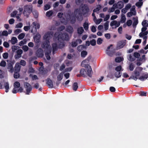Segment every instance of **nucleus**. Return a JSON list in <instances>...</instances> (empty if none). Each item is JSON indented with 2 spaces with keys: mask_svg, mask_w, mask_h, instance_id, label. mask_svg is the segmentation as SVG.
Masks as SVG:
<instances>
[{
  "mask_svg": "<svg viewBox=\"0 0 148 148\" xmlns=\"http://www.w3.org/2000/svg\"><path fill=\"white\" fill-rule=\"evenodd\" d=\"M82 12H81L79 9H76L74 11L76 18L79 21H82L83 20L82 15H84L87 14L89 10V7L86 4H84L82 6Z\"/></svg>",
  "mask_w": 148,
  "mask_h": 148,
  "instance_id": "1",
  "label": "nucleus"
},
{
  "mask_svg": "<svg viewBox=\"0 0 148 148\" xmlns=\"http://www.w3.org/2000/svg\"><path fill=\"white\" fill-rule=\"evenodd\" d=\"M87 61L88 60H85L82 63V65H85V66H82L87 68L86 71L84 69H82L80 71V73L82 76L85 77H86V75L85 74V73H86L87 75L89 77H91L93 73L91 67L89 65L85 64Z\"/></svg>",
  "mask_w": 148,
  "mask_h": 148,
  "instance_id": "2",
  "label": "nucleus"
},
{
  "mask_svg": "<svg viewBox=\"0 0 148 148\" xmlns=\"http://www.w3.org/2000/svg\"><path fill=\"white\" fill-rule=\"evenodd\" d=\"M32 6L25 5L24 7L23 14L26 16H28L32 12Z\"/></svg>",
  "mask_w": 148,
  "mask_h": 148,
  "instance_id": "3",
  "label": "nucleus"
},
{
  "mask_svg": "<svg viewBox=\"0 0 148 148\" xmlns=\"http://www.w3.org/2000/svg\"><path fill=\"white\" fill-rule=\"evenodd\" d=\"M58 37V40L61 39L64 40H69V35L66 33L60 34Z\"/></svg>",
  "mask_w": 148,
  "mask_h": 148,
  "instance_id": "4",
  "label": "nucleus"
},
{
  "mask_svg": "<svg viewBox=\"0 0 148 148\" xmlns=\"http://www.w3.org/2000/svg\"><path fill=\"white\" fill-rule=\"evenodd\" d=\"M24 85L26 91V94L29 95L30 91L32 89V87L31 85L28 82H24Z\"/></svg>",
  "mask_w": 148,
  "mask_h": 148,
  "instance_id": "5",
  "label": "nucleus"
},
{
  "mask_svg": "<svg viewBox=\"0 0 148 148\" xmlns=\"http://www.w3.org/2000/svg\"><path fill=\"white\" fill-rule=\"evenodd\" d=\"M14 63L12 61H10L9 63H8L7 65V68L9 69L8 71L11 73H13L14 70L13 67V65Z\"/></svg>",
  "mask_w": 148,
  "mask_h": 148,
  "instance_id": "6",
  "label": "nucleus"
},
{
  "mask_svg": "<svg viewBox=\"0 0 148 148\" xmlns=\"http://www.w3.org/2000/svg\"><path fill=\"white\" fill-rule=\"evenodd\" d=\"M20 86V83L18 82H15L14 84V88L12 90V92L14 94L17 93V91L16 88H19Z\"/></svg>",
  "mask_w": 148,
  "mask_h": 148,
  "instance_id": "7",
  "label": "nucleus"
},
{
  "mask_svg": "<svg viewBox=\"0 0 148 148\" xmlns=\"http://www.w3.org/2000/svg\"><path fill=\"white\" fill-rule=\"evenodd\" d=\"M36 56L39 58H42L44 56L43 50L41 48H39L36 51Z\"/></svg>",
  "mask_w": 148,
  "mask_h": 148,
  "instance_id": "8",
  "label": "nucleus"
},
{
  "mask_svg": "<svg viewBox=\"0 0 148 148\" xmlns=\"http://www.w3.org/2000/svg\"><path fill=\"white\" fill-rule=\"evenodd\" d=\"M125 45V42L122 41L119 42L116 47V49H119L123 47Z\"/></svg>",
  "mask_w": 148,
  "mask_h": 148,
  "instance_id": "9",
  "label": "nucleus"
},
{
  "mask_svg": "<svg viewBox=\"0 0 148 148\" xmlns=\"http://www.w3.org/2000/svg\"><path fill=\"white\" fill-rule=\"evenodd\" d=\"M50 45L49 40L45 41H44L41 45L43 49H48Z\"/></svg>",
  "mask_w": 148,
  "mask_h": 148,
  "instance_id": "10",
  "label": "nucleus"
},
{
  "mask_svg": "<svg viewBox=\"0 0 148 148\" xmlns=\"http://www.w3.org/2000/svg\"><path fill=\"white\" fill-rule=\"evenodd\" d=\"M46 84L49 88H53V85L52 80L49 78H47L46 79Z\"/></svg>",
  "mask_w": 148,
  "mask_h": 148,
  "instance_id": "11",
  "label": "nucleus"
},
{
  "mask_svg": "<svg viewBox=\"0 0 148 148\" xmlns=\"http://www.w3.org/2000/svg\"><path fill=\"white\" fill-rule=\"evenodd\" d=\"M52 53L53 54L55 53L57 51L58 48V45L56 43H53L52 44Z\"/></svg>",
  "mask_w": 148,
  "mask_h": 148,
  "instance_id": "12",
  "label": "nucleus"
},
{
  "mask_svg": "<svg viewBox=\"0 0 148 148\" xmlns=\"http://www.w3.org/2000/svg\"><path fill=\"white\" fill-rule=\"evenodd\" d=\"M51 52V49L49 48L47 51L45 53V56L46 58L48 60H50L51 59V57L50 56V54Z\"/></svg>",
  "mask_w": 148,
  "mask_h": 148,
  "instance_id": "13",
  "label": "nucleus"
},
{
  "mask_svg": "<svg viewBox=\"0 0 148 148\" xmlns=\"http://www.w3.org/2000/svg\"><path fill=\"white\" fill-rule=\"evenodd\" d=\"M66 30L70 34H72L74 31L73 27L70 25H69L66 27Z\"/></svg>",
  "mask_w": 148,
  "mask_h": 148,
  "instance_id": "14",
  "label": "nucleus"
},
{
  "mask_svg": "<svg viewBox=\"0 0 148 148\" xmlns=\"http://www.w3.org/2000/svg\"><path fill=\"white\" fill-rule=\"evenodd\" d=\"M21 67L19 63H16L14 67V71L19 72L20 70Z\"/></svg>",
  "mask_w": 148,
  "mask_h": 148,
  "instance_id": "15",
  "label": "nucleus"
},
{
  "mask_svg": "<svg viewBox=\"0 0 148 148\" xmlns=\"http://www.w3.org/2000/svg\"><path fill=\"white\" fill-rule=\"evenodd\" d=\"M40 36L39 34L36 35L34 38V42L36 43H38L40 41Z\"/></svg>",
  "mask_w": 148,
  "mask_h": 148,
  "instance_id": "16",
  "label": "nucleus"
},
{
  "mask_svg": "<svg viewBox=\"0 0 148 148\" xmlns=\"http://www.w3.org/2000/svg\"><path fill=\"white\" fill-rule=\"evenodd\" d=\"M76 18L75 14V15L71 16L70 18V22L71 23L73 24L75 23L76 21Z\"/></svg>",
  "mask_w": 148,
  "mask_h": 148,
  "instance_id": "17",
  "label": "nucleus"
},
{
  "mask_svg": "<svg viewBox=\"0 0 148 148\" xmlns=\"http://www.w3.org/2000/svg\"><path fill=\"white\" fill-rule=\"evenodd\" d=\"M4 86L5 89V91L6 92H8V90L9 89V84L8 82H5L4 84Z\"/></svg>",
  "mask_w": 148,
  "mask_h": 148,
  "instance_id": "18",
  "label": "nucleus"
},
{
  "mask_svg": "<svg viewBox=\"0 0 148 148\" xmlns=\"http://www.w3.org/2000/svg\"><path fill=\"white\" fill-rule=\"evenodd\" d=\"M148 77V74H145L143 76H140L138 78V79L141 81H144L145 79H146Z\"/></svg>",
  "mask_w": 148,
  "mask_h": 148,
  "instance_id": "19",
  "label": "nucleus"
},
{
  "mask_svg": "<svg viewBox=\"0 0 148 148\" xmlns=\"http://www.w3.org/2000/svg\"><path fill=\"white\" fill-rule=\"evenodd\" d=\"M141 69V70H142L143 69L142 68H141L140 67H138V68H136V69H135L134 72V74L135 75V76L138 77L140 75V72L138 71H137L136 69Z\"/></svg>",
  "mask_w": 148,
  "mask_h": 148,
  "instance_id": "20",
  "label": "nucleus"
},
{
  "mask_svg": "<svg viewBox=\"0 0 148 148\" xmlns=\"http://www.w3.org/2000/svg\"><path fill=\"white\" fill-rule=\"evenodd\" d=\"M133 20L134 21L133 23V26L134 27H136V25L138 23V18H136L135 17H133Z\"/></svg>",
  "mask_w": 148,
  "mask_h": 148,
  "instance_id": "21",
  "label": "nucleus"
},
{
  "mask_svg": "<svg viewBox=\"0 0 148 148\" xmlns=\"http://www.w3.org/2000/svg\"><path fill=\"white\" fill-rule=\"evenodd\" d=\"M17 39L16 37H12L11 40V43L12 45H14L17 42Z\"/></svg>",
  "mask_w": 148,
  "mask_h": 148,
  "instance_id": "22",
  "label": "nucleus"
},
{
  "mask_svg": "<svg viewBox=\"0 0 148 148\" xmlns=\"http://www.w3.org/2000/svg\"><path fill=\"white\" fill-rule=\"evenodd\" d=\"M117 4L118 5V8L121 9L123 7V3L121 1H118Z\"/></svg>",
  "mask_w": 148,
  "mask_h": 148,
  "instance_id": "23",
  "label": "nucleus"
},
{
  "mask_svg": "<svg viewBox=\"0 0 148 148\" xmlns=\"http://www.w3.org/2000/svg\"><path fill=\"white\" fill-rule=\"evenodd\" d=\"M124 59L123 58L120 57H117L115 58V61L117 62H120L122 61H123Z\"/></svg>",
  "mask_w": 148,
  "mask_h": 148,
  "instance_id": "24",
  "label": "nucleus"
},
{
  "mask_svg": "<svg viewBox=\"0 0 148 148\" xmlns=\"http://www.w3.org/2000/svg\"><path fill=\"white\" fill-rule=\"evenodd\" d=\"M72 87L73 90L75 91H76L78 87L77 83L76 82H74L73 84Z\"/></svg>",
  "mask_w": 148,
  "mask_h": 148,
  "instance_id": "25",
  "label": "nucleus"
},
{
  "mask_svg": "<svg viewBox=\"0 0 148 148\" xmlns=\"http://www.w3.org/2000/svg\"><path fill=\"white\" fill-rule=\"evenodd\" d=\"M63 72L60 73L57 76V79L58 80L61 81L63 77Z\"/></svg>",
  "mask_w": 148,
  "mask_h": 148,
  "instance_id": "26",
  "label": "nucleus"
},
{
  "mask_svg": "<svg viewBox=\"0 0 148 148\" xmlns=\"http://www.w3.org/2000/svg\"><path fill=\"white\" fill-rule=\"evenodd\" d=\"M126 20V18L125 15L122 14L121 15V22L123 23L125 22Z\"/></svg>",
  "mask_w": 148,
  "mask_h": 148,
  "instance_id": "27",
  "label": "nucleus"
},
{
  "mask_svg": "<svg viewBox=\"0 0 148 148\" xmlns=\"http://www.w3.org/2000/svg\"><path fill=\"white\" fill-rule=\"evenodd\" d=\"M84 31V29L83 27H80L78 28L77 29V33L79 34H82Z\"/></svg>",
  "mask_w": 148,
  "mask_h": 148,
  "instance_id": "28",
  "label": "nucleus"
},
{
  "mask_svg": "<svg viewBox=\"0 0 148 148\" xmlns=\"http://www.w3.org/2000/svg\"><path fill=\"white\" fill-rule=\"evenodd\" d=\"M127 59L129 61L131 62L134 61L135 60V58L134 57H132L131 54L128 56Z\"/></svg>",
  "mask_w": 148,
  "mask_h": 148,
  "instance_id": "29",
  "label": "nucleus"
},
{
  "mask_svg": "<svg viewBox=\"0 0 148 148\" xmlns=\"http://www.w3.org/2000/svg\"><path fill=\"white\" fill-rule=\"evenodd\" d=\"M122 75V73L121 72H116L114 74L115 76L117 78L120 77Z\"/></svg>",
  "mask_w": 148,
  "mask_h": 148,
  "instance_id": "30",
  "label": "nucleus"
},
{
  "mask_svg": "<svg viewBox=\"0 0 148 148\" xmlns=\"http://www.w3.org/2000/svg\"><path fill=\"white\" fill-rule=\"evenodd\" d=\"M134 68V65L132 63H129V69L131 71L133 70Z\"/></svg>",
  "mask_w": 148,
  "mask_h": 148,
  "instance_id": "31",
  "label": "nucleus"
},
{
  "mask_svg": "<svg viewBox=\"0 0 148 148\" xmlns=\"http://www.w3.org/2000/svg\"><path fill=\"white\" fill-rule=\"evenodd\" d=\"M53 14V11L52 10H49L46 13V16L47 17L51 16Z\"/></svg>",
  "mask_w": 148,
  "mask_h": 148,
  "instance_id": "32",
  "label": "nucleus"
},
{
  "mask_svg": "<svg viewBox=\"0 0 148 148\" xmlns=\"http://www.w3.org/2000/svg\"><path fill=\"white\" fill-rule=\"evenodd\" d=\"M83 26L85 30L87 31L88 29L89 28V24L88 23L85 22L83 24Z\"/></svg>",
  "mask_w": 148,
  "mask_h": 148,
  "instance_id": "33",
  "label": "nucleus"
},
{
  "mask_svg": "<svg viewBox=\"0 0 148 148\" xmlns=\"http://www.w3.org/2000/svg\"><path fill=\"white\" fill-rule=\"evenodd\" d=\"M18 72L14 71V77L15 78L17 79L19 77L20 75Z\"/></svg>",
  "mask_w": 148,
  "mask_h": 148,
  "instance_id": "34",
  "label": "nucleus"
},
{
  "mask_svg": "<svg viewBox=\"0 0 148 148\" xmlns=\"http://www.w3.org/2000/svg\"><path fill=\"white\" fill-rule=\"evenodd\" d=\"M87 54V52L85 51H83L81 52V55L82 57L85 58Z\"/></svg>",
  "mask_w": 148,
  "mask_h": 148,
  "instance_id": "35",
  "label": "nucleus"
},
{
  "mask_svg": "<svg viewBox=\"0 0 148 148\" xmlns=\"http://www.w3.org/2000/svg\"><path fill=\"white\" fill-rule=\"evenodd\" d=\"M33 24L34 25V28L35 30H36V28L38 29L40 28V25L39 24L36 25V22H33Z\"/></svg>",
  "mask_w": 148,
  "mask_h": 148,
  "instance_id": "36",
  "label": "nucleus"
},
{
  "mask_svg": "<svg viewBox=\"0 0 148 148\" xmlns=\"http://www.w3.org/2000/svg\"><path fill=\"white\" fill-rule=\"evenodd\" d=\"M142 25L143 27H148V23H147V20H144L142 23Z\"/></svg>",
  "mask_w": 148,
  "mask_h": 148,
  "instance_id": "37",
  "label": "nucleus"
},
{
  "mask_svg": "<svg viewBox=\"0 0 148 148\" xmlns=\"http://www.w3.org/2000/svg\"><path fill=\"white\" fill-rule=\"evenodd\" d=\"M50 36L48 34H45L43 37L44 39L45 40V41L49 40Z\"/></svg>",
  "mask_w": 148,
  "mask_h": 148,
  "instance_id": "38",
  "label": "nucleus"
},
{
  "mask_svg": "<svg viewBox=\"0 0 148 148\" xmlns=\"http://www.w3.org/2000/svg\"><path fill=\"white\" fill-rule=\"evenodd\" d=\"M25 36L24 33H22L20 34L18 36V38L19 40H22L23 39Z\"/></svg>",
  "mask_w": 148,
  "mask_h": 148,
  "instance_id": "39",
  "label": "nucleus"
},
{
  "mask_svg": "<svg viewBox=\"0 0 148 148\" xmlns=\"http://www.w3.org/2000/svg\"><path fill=\"white\" fill-rule=\"evenodd\" d=\"M122 67L121 65H119L116 67L115 68V70L117 72H121Z\"/></svg>",
  "mask_w": 148,
  "mask_h": 148,
  "instance_id": "40",
  "label": "nucleus"
},
{
  "mask_svg": "<svg viewBox=\"0 0 148 148\" xmlns=\"http://www.w3.org/2000/svg\"><path fill=\"white\" fill-rule=\"evenodd\" d=\"M136 14V12L135 11H134V13L132 12H129L127 13V16L128 17H130L132 16L133 15H135Z\"/></svg>",
  "mask_w": 148,
  "mask_h": 148,
  "instance_id": "41",
  "label": "nucleus"
},
{
  "mask_svg": "<svg viewBox=\"0 0 148 148\" xmlns=\"http://www.w3.org/2000/svg\"><path fill=\"white\" fill-rule=\"evenodd\" d=\"M109 21H107L104 24L105 29V30H107L108 29Z\"/></svg>",
  "mask_w": 148,
  "mask_h": 148,
  "instance_id": "42",
  "label": "nucleus"
},
{
  "mask_svg": "<svg viewBox=\"0 0 148 148\" xmlns=\"http://www.w3.org/2000/svg\"><path fill=\"white\" fill-rule=\"evenodd\" d=\"M19 47L16 46L14 45L12 46L11 48L12 51L14 52Z\"/></svg>",
  "mask_w": 148,
  "mask_h": 148,
  "instance_id": "43",
  "label": "nucleus"
},
{
  "mask_svg": "<svg viewBox=\"0 0 148 148\" xmlns=\"http://www.w3.org/2000/svg\"><path fill=\"white\" fill-rule=\"evenodd\" d=\"M51 6L48 4H46L44 5V10H47L51 8Z\"/></svg>",
  "mask_w": 148,
  "mask_h": 148,
  "instance_id": "44",
  "label": "nucleus"
},
{
  "mask_svg": "<svg viewBox=\"0 0 148 148\" xmlns=\"http://www.w3.org/2000/svg\"><path fill=\"white\" fill-rule=\"evenodd\" d=\"M102 21V19L99 18L98 19H95V21H94L96 24H99Z\"/></svg>",
  "mask_w": 148,
  "mask_h": 148,
  "instance_id": "45",
  "label": "nucleus"
},
{
  "mask_svg": "<svg viewBox=\"0 0 148 148\" xmlns=\"http://www.w3.org/2000/svg\"><path fill=\"white\" fill-rule=\"evenodd\" d=\"M84 0H75V3L77 5H79L82 3Z\"/></svg>",
  "mask_w": 148,
  "mask_h": 148,
  "instance_id": "46",
  "label": "nucleus"
},
{
  "mask_svg": "<svg viewBox=\"0 0 148 148\" xmlns=\"http://www.w3.org/2000/svg\"><path fill=\"white\" fill-rule=\"evenodd\" d=\"M6 65V62L4 60H2L0 63V66L2 67H5Z\"/></svg>",
  "mask_w": 148,
  "mask_h": 148,
  "instance_id": "47",
  "label": "nucleus"
},
{
  "mask_svg": "<svg viewBox=\"0 0 148 148\" xmlns=\"http://www.w3.org/2000/svg\"><path fill=\"white\" fill-rule=\"evenodd\" d=\"M101 8V5H99V6L96 8L94 9L93 11L94 12H97L99 11Z\"/></svg>",
  "mask_w": 148,
  "mask_h": 148,
  "instance_id": "48",
  "label": "nucleus"
},
{
  "mask_svg": "<svg viewBox=\"0 0 148 148\" xmlns=\"http://www.w3.org/2000/svg\"><path fill=\"white\" fill-rule=\"evenodd\" d=\"M96 41L95 39H92L90 41V43L91 45L93 46H95L96 44Z\"/></svg>",
  "mask_w": 148,
  "mask_h": 148,
  "instance_id": "49",
  "label": "nucleus"
},
{
  "mask_svg": "<svg viewBox=\"0 0 148 148\" xmlns=\"http://www.w3.org/2000/svg\"><path fill=\"white\" fill-rule=\"evenodd\" d=\"M84 47V46L83 45H79L77 47V50L79 51H81Z\"/></svg>",
  "mask_w": 148,
  "mask_h": 148,
  "instance_id": "50",
  "label": "nucleus"
},
{
  "mask_svg": "<svg viewBox=\"0 0 148 148\" xmlns=\"http://www.w3.org/2000/svg\"><path fill=\"white\" fill-rule=\"evenodd\" d=\"M17 12L16 11H14L11 14V17H15L17 14Z\"/></svg>",
  "mask_w": 148,
  "mask_h": 148,
  "instance_id": "51",
  "label": "nucleus"
},
{
  "mask_svg": "<svg viewBox=\"0 0 148 148\" xmlns=\"http://www.w3.org/2000/svg\"><path fill=\"white\" fill-rule=\"evenodd\" d=\"M20 64L23 66H25L26 64V62L25 60H21L20 61Z\"/></svg>",
  "mask_w": 148,
  "mask_h": 148,
  "instance_id": "52",
  "label": "nucleus"
},
{
  "mask_svg": "<svg viewBox=\"0 0 148 148\" xmlns=\"http://www.w3.org/2000/svg\"><path fill=\"white\" fill-rule=\"evenodd\" d=\"M8 56V53L5 52L3 54V58L5 59H7Z\"/></svg>",
  "mask_w": 148,
  "mask_h": 148,
  "instance_id": "53",
  "label": "nucleus"
},
{
  "mask_svg": "<svg viewBox=\"0 0 148 148\" xmlns=\"http://www.w3.org/2000/svg\"><path fill=\"white\" fill-rule=\"evenodd\" d=\"M103 40L101 38H98L97 40V43L98 45H100L102 43Z\"/></svg>",
  "mask_w": 148,
  "mask_h": 148,
  "instance_id": "54",
  "label": "nucleus"
},
{
  "mask_svg": "<svg viewBox=\"0 0 148 148\" xmlns=\"http://www.w3.org/2000/svg\"><path fill=\"white\" fill-rule=\"evenodd\" d=\"M132 23V21L131 20H128L126 22V24L128 26H130Z\"/></svg>",
  "mask_w": 148,
  "mask_h": 148,
  "instance_id": "55",
  "label": "nucleus"
},
{
  "mask_svg": "<svg viewBox=\"0 0 148 148\" xmlns=\"http://www.w3.org/2000/svg\"><path fill=\"white\" fill-rule=\"evenodd\" d=\"M22 49L24 51H27L28 50L29 48L27 45H24L23 46Z\"/></svg>",
  "mask_w": 148,
  "mask_h": 148,
  "instance_id": "56",
  "label": "nucleus"
},
{
  "mask_svg": "<svg viewBox=\"0 0 148 148\" xmlns=\"http://www.w3.org/2000/svg\"><path fill=\"white\" fill-rule=\"evenodd\" d=\"M64 46L65 45L63 43L61 42L58 44V48L61 49L64 47Z\"/></svg>",
  "mask_w": 148,
  "mask_h": 148,
  "instance_id": "57",
  "label": "nucleus"
},
{
  "mask_svg": "<svg viewBox=\"0 0 148 148\" xmlns=\"http://www.w3.org/2000/svg\"><path fill=\"white\" fill-rule=\"evenodd\" d=\"M3 46L5 48H8L9 47V43L7 42H4L3 43Z\"/></svg>",
  "mask_w": 148,
  "mask_h": 148,
  "instance_id": "58",
  "label": "nucleus"
},
{
  "mask_svg": "<svg viewBox=\"0 0 148 148\" xmlns=\"http://www.w3.org/2000/svg\"><path fill=\"white\" fill-rule=\"evenodd\" d=\"M134 56L135 58H138L140 57V54L138 53L135 52L134 53Z\"/></svg>",
  "mask_w": 148,
  "mask_h": 148,
  "instance_id": "59",
  "label": "nucleus"
},
{
  "mask_svg": "<svg viewBox=\"0 0 148 148\" xmlns=\"http://www.w3.org/2000/svg\"><path fill=\"white\" fill-rule=\"evenodd\" d=\"M21 32L22 31L21 29H17L14 31V32L16 34H18Z\"/></svg>",
  "mask_w": 148,
  "mask_h": 148,
  "instance_id": "60",
  "label": "nucleus"
},
{
  "mask_svg": "<svg viewBox=\"0 0 148 148\" xmlns=\"http://www.w3.org/2000/svg\"><path fill=\"white\" fill-rule=\"evenodd\" d=\"M117 23V21L116 20H114L111 22L110 23V25L112 27L114 25H116V23Z\"/></svg>",
  "mask_w": 148,
  "mask_h": 148,
  "instance_id": "61",
  "label": "nucleus"
},
{
  "mask_svg": "<svg viewBox=\"0 0 148 148\" xmlns=\"http://www.w3.org/2000/svg\"><path fill=\"white\" fill-rule=\"evenodd\" d=\"M136 6L140 7L143 5V2H138L136 3Z\"/></svg>",
  "mask_w": 148,
  "mask_h": 148,
  "instance_id": "62",
  "label": "nucleus"
},
{
  "mask_svg": "<svg viewBox=\"0 0 148 148\" xmlns=\"http://www.w3.org/2000/svg\"><path fill=\"white\" fill-rule=\"evenodd\" d=\"M8 35V32L6 30L3 31L2 33V35L3 36H7Z\"/></svg>",
  "mask_w": 148,
  "mask_h": 148,
  "instance_id": "63",
  "label": "nucleus"
},
{
  "mask_svg": "<svg viewBox=\"0 0 148 148\" xmlns=\"http://www.w3.org/2000/svg\"><path fill=\"white\" fill-rule=\"evenodd\" d=\"M16 52L17 55L21 56L23 53V51L21 49H18L17 51Z\"/></svg>",
  "mask_w": 148,
  "mask_h": 148,
  "instance_id": "64",
  "label": "nucleus"
}]
</instances>
